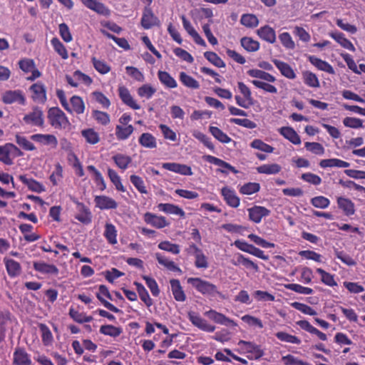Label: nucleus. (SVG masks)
<instances>
[{
  "mask_svg": "<svg viewBox=\"0 0 365 365\" xmlns=\"http://www.w3.org/2000/svg\"><path fill=\"white\" fill-rule=\"evenodd\" d=\"M221 194L229 206L236 208L240 205V200L233 189L224 187L221 190Z\"/></svg>",
  "mask_w": 365,
  "mask_h": 365,
  "instance_id": "obj_17",
  "label": "nucleus"
},
{
  "mask_svg": "<svg viewBox=\"0 0 365 365\" xmlns=\"http://www.w3.org/2000/svg\"><path fill=\"white\" fill-rule=\"evenodd\" d=\"M240 23L246 27L254 28L258 25L259 21L255 15L246 14L241 16Z\"/></svg>",
  "mask_w": 365,
  "mask_h": 365,
  "instance_id": "obj_59",
  "label": "nucleus"
},
{
  "mask_svg": "<svg viewBox=\"0 0 365 365\" xmlns=\"http://www.w3.org/2000/svg\"><path fill=\"white\" fill-rule=\"evenodd\" d=\"M118 95L123 103L132 109L139 110L140 108V106L137 103L125 86H120L118 87Z\"/></svg>",
  "mask_w": 365,
  "mask_h": 365,
  "instance_id": "obj_11",
  "label": "nucleus"
},
{
  "mask_svg": "<svg viewBox=\"0 0 365 365\" xmlns=\"http://www.w3.org/2000/svg\"><path fill=\"white\" fill-rule=\"evenodd\" d=\"M187 317L190 322L196 327L207 332H213L215 330V327L209 324L207 320L202 318L200 314L193 311H190L187 313Z\"/></svg>",
  "mask_w": 365,
  "mask_h": 365,
  "instance_id": "obj_6",
  "label": "nucleus"
},
{
  "mask_svg": "<svg viewBox=\"0 0 365 365\" xmlns=\"http://www.w3.org/2000/svg\"><path fill=\"white\" fill-rule=\"evenodd\" d=\"M256 170L259 174L276 175L281 172L282 167L277 163H268L258 166Z\"/></svg>",
  "mask_w": 365,
  "mask_h": 365,
  "instance_id": "obj_37",
  "label": "nucleus"
},
{
  "mask_svg": "<svg viewBox=\"0 0 365 365\" xmlns=\"http://www.w3.org/2000/svg\"><path fill=\"white\" fill-rule=\"evenodd\" d=\"M81 134L82 136L86 139V142L90 144H96L100 140L98 133L92 128L82 130Z\"/></svg>",
  "mask_w": 365,
  "mask_h": 365,
  "instance_id": "obj_54",
  "label": "nucleus"
},
{
  "mask_svg": "<svg viewBox=\"0 0 365 365\" xmlns=\"http://www.w3.org/2000/svg\"><path fill=\"white\" fill-rule=\"evenodd\" d=\"M77 211L75 217L79 222L88 225L91 222L92 215L89 209L86 207L83 203L78 202L77 204Z\"/></svg>",
  "mask_w": 365,
  "mask_h": 365,
  "instance_id": "obj_25",
  "label": "nucleus"
},
{
  "mask_svg": "<svg viewBox=\"0 0 365 365\" xmlns=\"http://www.w3.org/2000/svg\"><path fill=\"white\" fill-rule=\"evenodd\" d=\"M31 139L41 145L49 146L52 149L58 145V140L52 134H34L31 136Z\"/></svg>",
  "mask_w": 365,
  "mask_h": 365,
  "instance_id": "obj_12",
  "label": "nucleus"
},
{
  "mask_svg": "<svg viewBox=\"0 0 365 365\" xmlns=\"http://www.w3.org/2000/svg\"><path fill=\"white\" fill-rule=\"evenodd\" d=\"M317 272L321 275V280L324 284L329 287H334L337 285L333 274L327 272L322 268H317Z\"/></svg>",
  "mask_w": 365,
  "mask_h": 365,
  "instance_id": "obj_58",
  "label": "nucleus"
},
{
  "mask_svg": "<svg viewBox=\"0 0 365 365\" xmlns=\"http://www.w3.org/2000/svg\"><path fill=\"white\" fill-rule=\"evenodd\" d=\"M2 101L6 104L18 103L21 105H25L26 98L19 90L8 91L3 94Z\"/></svg>",
  "mask_w": 365,
  "mask_h": 365,
  "instance_id": "obj_13",
  "label": "nucleus"
},
{
  "mask_svg": "<svg viewBox=\"0 0 365 365\" xmlns=\"http://www.w3.org/2000/svg\"><path fill=\"white\" fill-rule=\"evenodd\" d=\"M138 143L145 148L153 149L157 147L156 138L150 133H142L138 138Z\"/></svg>",
  "mask_w": 365,
  "mask_h": 365,
  "instance_id": "obj_35",
  "label": "nucleus"
},
{
  "mask_svg": "<svg viewBox=\"0 0 365 365\" xmlns=\"http://www.w3.org/2000/svg\"><path fill=\"white\" fill-rule=\"evenodd\" d=\"M82 4L88 9L103 16H109L110 11L103 3L98 0H81Z\"/></svg>",
  "mask_w": 365,
  "mask_h": 365,
  "instance_id": "obj_15",
  "label": "nucleus"
},
{
  "mask_svg": "<svg viewBox=\"0 0 365 365\" xmlns=\"http://www.w3.org/2000/svg\"><path fill=\"white\" fill-rule=\"evenodd\" d=\"M159 20L154 15L150 8L145 7L141 19V25L145 29H149L153 26H158Z\"/></svg>",
  "mask_w": 365,
  "mask_h": 365,
  "instance_id": "obj_19",
  "label": "nucleus"
},
{
  "mask_svg": "<svg viewBox=\"0 0 365 365\" xmlns=\"http://www.w3.org/2000/svg\"><path fill=\"white\" fill-rule=\"evenodd\" d=\"M319 165L321 168H348L350 164L348 162L344 161L338 158H331V159H324L322 160L319 163Z\"/></svg>",
  "mask_w": 365,
  "mask_h": 365,
  "instance_id": "obj_39",
  "label": "nucleus"
},
{
  "mask_svg": "<svg viewBox=\"0 0 365 365\" xmlns=\"http://www.w3.org/2000/svg\"><path fill=\"white\" fill-rule=\"evenodd\" d=\"M250 146L260 151L271 153L274 151V148L259 139H255L251 143Z\"/></svg>",
  "mask_w": 365,
  "mask_h": 365,
  "instance_id": "obj_61",
  "label": "nucleus"
},
{
  "mask_svg": "<svg viewBox=\"0 0 365 365\" xmlns=\"http://www.w3.org/2000/svg\"><path fill=\"white\" fill-rule=\"evenodd\" d=\"M234 245L239 250L247 252L250 255H252L259 259L264 260L269 259V256L264 255V252L262 250L253 246L252 245L248 244L244 240H235L234 242Z\"/></svg>",
  "mask_w": 365,
  "mask_h": 365,
  "instance_id": "obj_5",
  "label": "nucleus"
},
{
  "mask_svg": "<svg viewBox=\"0 0 365 365\" xmlns=\"http://www.w3.org/2000/svg\"><path fill=\"white\" fill-rule=\"evenodd\" d=\"M187 283L203 295L210 297L222 295L215 284L200 277H190L187 279Z\"/></svg>",
  "mask_w": 365,
  "mask_h": 365,
  "instance_id": "obj_1",
  "label": "nucleus"
},
{
  "mask_svg": "<svg viewBox=\"0 0 365 365\" xmlns=\"http://www.w3.org/2000/svg\"><path fill=\"white\" fill-rule=\"evenodd\" d=\"M260 190V185L258 182H247L240 187L239 191L242 195H252Z\"/></svg>",
  "mask_w": 365,
  "mask_h": 365,
  "instance_id": "obj_52",
  "label": "nucleus"
},
{
  "mask_svg": "<svg viewBox=\"0 0 365 365\" xmlns=\"http://www.w3.org/2000/svg\"><path fill=\"white\" fill-rule=\"evenodd\" d=\"M209 131L212 136L222 143H228L232 139L222 130L215 126H210Z\"/></svg>",
  "mask_w": 365,
  "mask_h": 365,
  "instance_id": "obj_47",
  "label": "nucleus"
},
{
  "mask_svg": "<svg viewBox=\"0 0 365 365\" xmlns=\"http://www.w3.org/2000/svg\"><path fill=\"white\" fill-rule=\"evenodd\" d=\"M100 332L106 336L116 337L121 334L122 329L113 325L106 324L101 327Z\"/></svg>",
  "mask_w": 365,
  "mask_h": 365,
  "instance_id": "obj_57",
  "label": "nucleus"
},
{
  "mask_svg": "<svg viewBox=\"0 0 365 365\" xmlns=\"http://www.w3.org/2000/svg\"><path fill=\"white\" fill-rule=\"evenodd\" d=\"M134 285L136 287L140 299L144 302L147 307H150L153 304V301L150 298L147 289L141 283L138 282H135Z\"/></svg>",
  "mask_w": 365,
  "mask_h": 365,
  "instance_id": "obj_38",
  "label": "nucleus"
},
{
  "mask_svg": "<svg viewBox=\"0 0 365 365\" xmlns=\"http://www.w3.org/2000/svg\"><path fill=\"white\" fill-rule=\"evenodd\" d=\"M70 103L71 106V113H76L77 114H82L85 110V104L83 103V99L78 96H73L70 99Z\"/></svg>",
  "mask_w": 365,
  "mask_h": 365,
  "instance_id": "obj_43",
  "label": "nucleus"
},
{
  "mask_svg": "<svg viewBox=\"0 0 365 365\" xmlns=\"http://www.w3.org/2000/svg\"><path fill=\"white\" fill-rule=\"evenodd\" d=\"M19 179L32 191L39 193L45 190L44 187L40 182L32 178H29L25 175H20Z\"/></svg>",
  "mask_w": 365,
  "mask_h": 365,
  "instance_id": "obj_40",
  "label": "nucleus"
},
{
  "mask_svg": "<svg viewBox=\"0 0 365 365\" xmlns=\"http://www.w3.org/2000/svg\"><path fill=\"white\" fill-rule=\"evenodd\" d=\"M34 269L41 274H46L58 275L59 272V270L56 265L47 264L43 262H34Z\"/></svg>",
  "mask_w": 365,
  "mask_h": 365,
  "instance_id": "obj_22",
  "label": "nucleus"
},
{
  "mask_svg": "<svg viewBox=\"0 0 365 365\" xmlns=\"http://www.w3.org/2000/svg\"><path fill=\"white\" fill-rule=\"evenodd\" d=\"M143 220L147 224L157 229H162L170 225V222L167 221L165 217L157 215L149 212L144 214Z\"/></svg>",
  "mask_w": 365,
  "mask_h": 365,
  "instance_id": "obj_7",
  "label": "nucleus"
},
{
  "mask_svg": "<svg viewBox=\"0 0 365 365\" xmlns=\"http://www.w3.org/2000/svg\"><path fill=\"white\" fill-rule=\"evenodd\" d=\"M30 89L32 91V98L34 101L43 103L46 101V88L42 83H34Z\"/></svg>",
  "mask_w": 365,
  "mask_h": 365,
  "instance_id": "obj_21",
  "label": "nucleus"
},
{
  "mask_svg": "<svg viewBox=\"0 0 365 365\" xmlns=\"http://www.w3.org/2000/svg\"><path fill=\"white\" fill-rule=\"evenodd\" d=\"M303 80L306 85L312 88H319V81L317 76L310 72V71H304L302 73Z\"/></svg>",
  "mask_w": 365,
  "mask_h": 365,
  "instance_id": "obj_53",
  "label": "nucleus"
},
{
  "mask_svg": "<svg viewBox=\"0 0 365 365\" xmlns=\"http://www.w3.org/2000/svg\"><path fill=\"white\" fill-rule=\"evenodd\" d=\"M51 43L54 50L61 56L62 58L67 59L68 58L66 47L57 38H52Z\"/></svg>",
  "mask_w": 365,
  "mask_h": 365,
  "instance_id": "obj_62",
  "label": "nucleus"
},
{
  "mask_svg": "<svg viewBox=\"0 0 365 365\" xmlns=\"http://www.w3.org/2000/svg\"><path fill=\"white\" fill-rule=\"evenodd\" d=\"M276 337L284 342L294 344H300L301 340L297 336L289 334L284 331H278L275 334Z\"/></svg>",
  "mask_w": 365,
  "mask_h": 365,
  "instance_id": "obj_56",
  "label": "nucleus"
},
{
  "mask_svg": "<svg viewBox=\"0 0 365 365\" xmlns=\"http://www.w3.org/2000/svg\"><path fill=\"white\" fill-rule=\"evenodd\" d=\"M48 119L51 126L56 129L66 128L70 125L66 114L56 107L51 108L48 110Z\"/></svg>",
  "mask_w": 365,
  "mask_h": 365,
  "instance_id": "obj_2",
  "label": "nucleus"
},
{
  "mask_svg": "<svg viewBox=\"0 0 365 365\" xmlns=\"http://www.w3.org/2000/svg\"><path fill=\"white\" fill-rule=\"evenodd\" d=\"M329 36L334 39L341 47L352 52L356 51L354 44L345 37L343 33L339 31L331 32L329 34Z\"/></svg>",
  "mask_w": 365,
  "mask_h": 365,
  "instance_id": "obj_24",
  "label": "nucleus"
},
{
  "mask_svg": "<svg viewBox=\"0 0 365 365\" xmlns=\"http://www.w3.org/2000/svg\"><path fill=\"white\" fill-rule=\"evenodd\" d=\"M107 241L111 245H115L117 241V230L115 227L111 223H106L103 234Z\"/></svg>",
  "mask_w": 365,
  "mask_h": 365,
  "instance_id": "obj_42",
  "label": "nucleus"
},
{
  "mask_svg": "<svg viewBox=\"0 0 365 365\" xmlns=\"http://www.w3.org/2000/svg\"><path fill=\"white\" fill-rule=\"evenodd\" d=\"M113 160L116 165L123 170L128 168V165L132 160L130 157L123 154H117L114 155L113 157Z\"/></svg>",
  "mask_w": 365,
  "mask_h": 365,
  "instance_id": "obj_55",
  "label": "nucleus"
},
{
  "mask_svg": "<svg viewBox=\"0 0 365 365\" xmlns=\"http://www.w3.org/2000/svg\"><path fill=\"white\" fill-rule=\"evenodd\" d=\"M14 150H17V147L12 143H6L4 145H1L0 161L8 165L13 164L11 155L14 153Z\"/></svg>",
  "mask_w": 365,
  "mask_h": 365,
  "instance_id": "obj_20",
  "label": "nucleus"
},
{
  "mask_svg": "<svg viewBox=\"0 0 365 365\" xmlns=\"http://www.w3.org/2000/svg\"><path fill=\"white\" fill-rule=\"evenodd\" d=\"M180 81L186 87L192 89H198L200 83L192 76L185 72H180L179 76Z\"/></svg>",
  "mask_w": 365,
  "mask_h": 365,
  "instance_id": "obj_46",
  "label": "nucleus"
},
{
  "mask_svg": "<svg viewBox=\"0 0 365 365\" xmlns=\"http://www.w3.org/2000/svg\"><path fill=\"white\" fill-rule=\"evenodd\" d=\"M69 315L75 322L80 324L90 322L93 320L91 316H87L84 313L79 312L73 308L69 309Z\"/></svg>",
  "mask_w": 365,
  "mask_h": 365,
  "instance_id": "obj_50",
  "label": "nucleus"
},
{
  "mask_svg": "<svg viewBox=\"0 0 365 365\" xmlns=\"http://www.w3.org/2000/svg\"><path fill=\"white\" fill-rule=\"evenodd\" d=\"M237 344L244 353L249 354L247 357L250 360H257L264 356L263 350L253 342L240 340Z\"/></svg>",
  "mask_w": 365,
  "mask_h": 365,
  "instance_id": "obj_3",
  "label": "nucleus"
},
{
  "mask_svg": "<svg viewBox=\"0 0 365 365\" xmlns=\"http://www.w3.org/2000/svg\"><path fill=\"white\" fill-rule=\"evenodd\" d=\"M232 263L235 266L242 264L246 268L252 269L255 272H257L259 270V267L256 263L250 260L249 258L245 257L244 255L241 254H239L237 257V260L232 261Z\"/></svg>",
  "mask_w": 365,
  "mask_h": 365,
  "instance_id": "obj_44",
  "label": "nucleus"
},
{
  "mask_svg": "<svg viewBox=\"0 0 365 365\" xmlns=\"http://www.w3.org/2000/svg\"><path fill=\"white\" fill-rule=\"evenodd\" d=\"M4 262L9 277H16L20 275L21 272V267L18 262L6 257L4 259Z\"/></svg>",
  "mask_w": 365,
  "mask_h": 365,
  "instance_id": "obj_31",
  "label": "nucleus"
},
{
  "mask_svg": "<svg viewBox=\"0 0 365 365\" xmlns=\"http://www.w3.org/2000/svg\"><path fill=\"white\" fill-rule=\"evenodd\" d=\"M158 76L160 83L167 88H175L178 86L176 81L168 72L159 71Z\"/></svg>",
  "mask_w": 365,
  "mask_h": 365,
  "instance_id": "obj_41",
  "label": "nucleus"
},
{
  "mask_svg": "<svg viewBox=\"0 0 365 365\" xmlns=\"http://www.w3.org/2000/svg\"><path fill=\"white\" fill-rule=\"evenodd\" d=\"M158 208L160 211L166 214H172L178 215L181 217H185V212L179 206L170 203H160L158 205Z\"/></svg>",
  "mask_w": 365,
  "mask_h": 365,
  "instance_id": "obj_29",
  "label": "nucleus"
},
{
  "mask_svg": "<svg viewBox=\"0 0 365 365\" xmlns=\"http://www.w3.org/2000/svg\"><path fill=\"white\" fill-rule=\"evenodd\" d=\"M192 135L194 138L200 140L201 143H202L205 146H206L208 149L210 150H215V145L211 142L210 138L207 137L206 135L202 133V132L195 130L192 132Z\"/></svg>",
  "mask_w": 365,
  "mask_h": 365,
  "instance_id": "obj_60",
  "label": "nucleus"
},
{
  "mask_svg": "<svg viewBox=\"0 0 365 365\" xmlns=\"http://www.w3.org/2000/svg\"><path fill=\"white\" fill-rule=\"evenodd\" d=\"M309 62L316 66L319 70L325 71L329 74H334V70L333 67L327 61H323L314 56L309 57Z\"/></svg>",
  "mask_w": 365,
  "mask_h": 365,
  "instance_id": "obj_34",
  "label": "nucleus"
},
{
  "mask_svg": "<svg viewBox=\"0 0 365 365\" xmlns=\"http://www.w3.org/2000/svg\"><path fill=\"white\" fill-rule=\"evenodd\" d=\"M170 284L174 299L178 302H185L186 300V295L182 289L179 279H170Z\"/></svg>",
  "mask_w": 365,
  "mask_h": 365,
  "instance_id": "obj_27",
  "label": "nucleus"
},
{
  "mask_svg": "<svg viewBox=\"0 0 365 365\" xmlns=\"http://www.w3.org/2000/svg\"><path fill=\"white\" fill-rule=\"evenodd\" d=\"M258 36L264 41L273 43L276 41V33L274 30L269 26H264L257 30Z\"/></svg>",
  "mask_w": 365,
  "mask_h": 365,
  "instance_id": "obj_33",
  "label": "nucleus"
},
{
  "mask_svg": "<svg viewBox=\"0 0 365 365\" xmlns=\"http://www.w3.org/2000/svg\"><path fill=\"white\" fill-rule=\"evenodd\" d=\"M204 56L214 66L218 68H224L225 66L224 61L215 52L206 51Z\"/></svg>",
  "mask_w": 365,
  "mask_h": 365,
  "instance_id": "obj_64",
  "label": "nucleus"
},
{
  "mask_svg": "<svg viewBox=\"0 0 365 365\" xmlns=\"http://www.w3.org/2000/svg\"><path fill=\"white\" fill-rule=\"evenodd\" d=\"M133 131L134 128L132 125H117L115 127V134L118 140H125L129 138Z\"/></svg>",
  "mask_w": 365,
  "mask_h": 365,
  "instance_id": "obj_36",
  "label": "nucleus"
},
{
  "mask_svg": "<svg viewBox=\"0 0 365 365\" xmlns=\"http://www.w3.org/2000/svg\"><path fill=\"white\" fill-rule=\"evenodd\" d=\"M11 324V314L9 312H0V342L5 336L7 329Z\"/></svg>",
  "mask_w": 365,
  "mask_h": 365,
  "instance_id": "obj_28",
  "label": "nucleus"
},
{
  "mask_svg": "<svg viewBox=\"0 0 365 365\" xmlns=\"http://www.w3.org/2000/svg\"><path fill=\"white\" fill-rule=\"evenodd\" d=\"M23 121L29 125L43 127L44 118L42 110L38 107L34 108L31 112L24 116Z\"/></svg>",
  "mask_w": 365,
  "mask_h": 365,
  "instance_id": "obj_4",
  "label": "nucleus"
},
{
  "mask_svg": "<svg viewBox=\"0 0 365 365\" xmlns=\"http://www.w3.org/2000/svg\"><path fill=\"white\" fill-rule=\"evenodd\" d=\"M103 296L106 297L107 298L112 299L110 294L108 291V289L105 285H100L98 288V292L97 293V298L102 302V304L104 305L106 308L109 309L111 312H113L115 313H118L120 312V310L115 307L113 304L110 303L109 302L105 300L103 298Z\"/></svg>",
  "mask_w": 365,
  "mask_h": 365,
  "instance_id": "obj_18",
  "label": "nucleus"
},
{
  "mask_svg": "<svg viewBox=\"0 0 365 365\" xmlns=\"http://www.w3.org/2000/svg\"><path fill=\"white\" fill-rule=\"evenodd\" d=\"M38 327L41 333L43 344L45 346L51 345L53 341V336L48 327L44 324H40Z\"/></svg>",
  "mask_w": 365,
  "mask_h": 365,
  "instance_id": "obj_45",
  "label": "nucleus"
},
{
  "mask_svg": "<svg viewBox=\"0 0 365 365\" xmlns=\"http://www.w3.org/2000/svg\"><path fill=\"white\" fill-rule=\"evenodd\" d=\"M155 257L158 261V262L165 267L167 269L172 271V272H176L179 273H182L181 269L175 264V263L168 259L166 256L164 255L157 252L155 254Z\"/></svg>",
  "mask_w": 365,
  "mask_h": 365,
  "instance_id": "obj_26",
  "label": "nucleus"
},
{
  "mask_svg": "<svg viewBox=\"0 0 365 365\" xmlns=\"http://www.w3.org/2000/svg\"><path fill=\"white\" fill-rule=\"evenodd\" d=\"M242 46L248 52H255L259 50V43L258 41L250 37H243L240 41Z\"/></svg>",
  "mask_w": 365,
  "mask_h": 365,
  "instance_id": "obj_48",
  "label": "nucleus"
},
{
  "mask_svg": "<svg viewBox=\"0 0 365 365\" xmlns=\"http://www.w3.org/2000/svg\"><path fill=\"white\" fill-rule=\"evenodd\" d=\"M12 363L14 365H33L31 356L21 347L15 349Z\"/></svg>",
  "mask_w": 365,
  "mask_h": 365,
  "instance_id": "obj_9",
  "label": "nucleus"
},
{
  "mask_svg": "<svg viewBox=\"0 0 365 365\" xmlns=\"http://www.w3.org/2000/svg\"><path fill=\"white\" fill-rule=\"evenodd\" d=\"M96 206L100 210H113L118 207V202L106 195H98L94 198Z\"/></svg>",
  "mask_w": 365,
  "mask_h": 365,
  "instance_id": "obj_16",
  "label": "nucleus"
},
{
  "mask_svg": "<svg viewBox=\"0 0 365 365\" xmlns=\"http://www.w3.org/2000/svg\"><path fill=\"white\" fill-rule=\"evenodd\" d=\"M158 248L169 252L174 255H178L180 252V246L177 244H173L169 241H163L158 244Z\"/></svg>",
  "mask_w": 365,
  "mask_h": 365,
  "instance_id": "obj_63",
  "label": "nucleus"
},
{
  "mask_svg": "<svg viewBox=\"0 0 365 365\" xmlns=\"http://www.w3.org/2000/svg\"><path fill=\"white\" fill-rule=\"evenodd\" d=\"M108 175L117 190L120 192L125 191V189L121 182L120 176L114 170L108 168Z\"/></svg>",
  "mask_w": 365,
  "mask_h": 365,
  "instance_id": "obj_51",
  "label": "nucleus"
},
{
  "mask_svg": "<svg viewBox=\"0 0 365 365\" xmlns=\"http://www.w3.org/2000/svg\"><path fill=\"white\" fill-rule=\"evenodd\" d=\"M338 207L346 215L350 216L355 212L354 203L349 198L338 197L336 199Z\"/></svg>",
  "mask_w": 365,
  "mask_h": 365,
  "instance_id": "obj_23",
  "label": "nucleus"
},
{
  "mask_svg": "<svg viewBox=\"0 0 365 365\" xmlns=\"http://www.w3.org/2000/svg\"><path fill=\"white\" fill-rule=\"evenodd\" d=\"M249 219L255 223H259L263 217L270 214V210L263 206L255 205L247 209Z\"/></svg>",
  "mask_w": 365,
  "mask_h": 365,
  "instance_id": "obj_8",
  "label": "nucleus"
},
{
  "mask_svg": "<svg viewBox=\"0 0 365 365\" xmlns=\"http://www.w3.org/2000/svg\"><path fill=\"white\" fill-rule=\"evenodd\" d=\"M162 168L169 171L178 173L182 175H192V171L190 166L177 163H164Z\"/></svg>",
  "mask_w": 365,
  "mask_h": 365,
  "instance_id": "obj_10",
  "label": "nucleus"
},
{
  "mask_svg": "<svg viewBox=\"0 0 365 365\" xmlns=\"http://www.w3.org/2000/svg\"><path fill=\"white\" fill-rule=\"evenodd\" d=\"M156 89L150 84H143L137 90V93L140 98H145L150 99L155 93Z\"/></svg>",
  "mask_w": 365,
  "mask_h": 365,
  "instance_id": "obj_49",
  "label": "nucleus"
},
{
  "mask_svg": "<svg viewBox=\"0 0 365 365\" xmlns=\"http://www.w3.org/2000/svg\"><path fill=\"white\" fill-rule=\"evenodd\" d=\"M279 133L294 145L301 143V138L297 133L291 127H282L279 129Z\"/></svg>",
  "mask_w": 365,
  "mask_h": 365,
  "instance_id": "obj_30",
  "label": "nucleus"
},
{
  "mask_svg": "<svg viewBox=\"0 0 365 365\" xmlns=\"http://www.w3.org/2000/svg\"><path fill=\"white\" fill-rule=\"evenodd\" d=\"M205 160L209 162L210 163L214 164L220 168L218 169V171L222 173L227 174L229 172H232L233 173H237L238 171L232 166L230 164L227 163V162L217 158L212 155H205Z\"/></svg>",
  "mask_w": 365,
  "mask_h": 365,
  "instance_id": "obj_14",
  "label": "nucleus"
},
{
  "mask_svg": "<svg viewBox=\"0 0 365 365\" xmlns=\"http://www.w3.org/2000/svg\"><path fill=\"white\" fill-rule=\"evenodd\" d=\"M272 62L276 66V67L279 70L282 76L289 79L295 78L296 74L294 70L288 63L277 59L272 60Z\"/></svg>",
  "mask_w": 365,
  "mask_h": 365,
  "instance_id": "obj_32",
  "label": "nucleus"
}]
</instances>
